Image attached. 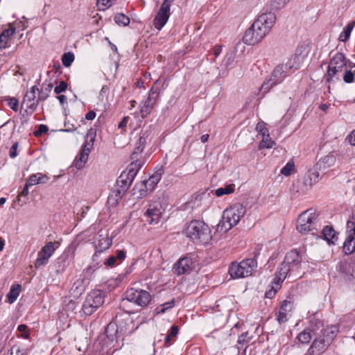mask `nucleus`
<instances>
[{"label": "nucleus", "instance_id": "obj_10", "mask_svg": "<svg viewBox=\"0 0 355 355\" xmlns=\"http://www.w3.org/2000/svg\"><path fill=\"white\" fill-rule=\"evenodd\" d=\"M287 75V71L283 69V67L278 65L272 72L270 78L263 82L261 90L263 93L268 92L272 87L281 83Z\"/></svg>", "mask_w": 355, "mask_h": 355}, {"label": "nucleus", "instance_id": "obj_17", "mask_svg": "<svg viewBox=\"0 0 355 355\" xmlns=\"http://www.w3.org/2000/svg\"><path fill=\"white\" fill-rule=\"evenodd\" d=\"M193 262L189 257H184L180 259L173 266V271L175 274L181 275L190 272L193 268Z\"/></svg>", "mask_w": 355, "mask_h": 355}, {"label": "nucleus", "instance_id": "obj_12", "mask_svg": "<svg viewBox=\"0 0 355 355\" xmlns=\"http://www.w3.org/2000/svg\"><path fill=\"white\" fill-rule=\"evenodd\" d=\"M302 259L300 256L299 252L294 249L286 254L284 263L289 266L291 272H294V277L300 276V269L301 266Z\"/></svg>", "mask_w": 355, "mask_h": 355}, {"label": "nucleus", "instance_id": "obj_46", "mask_svg": "<svg viewBox=\"0 0 355 355\" xmlns=\"http://www.w3.org/2000/svg\"><path fill=\"white\" fill-rule=\"evenodd\" d=\"M256 130L263 136L268 137L269 135L268 128L265 126L263 122H259L256 126Z\"/></svg>", "mask_w": 355, "mask_h": 355}, {"label": "nucleus", "instance_id": "obj_32", "mask_svg": "<svg viewBox=\"0 0 355 355\" xmlns=\"http://www.w3.org/2000/svg\"><path fill=\"white\" fill-rule=\"evenodd\" d=\"M20 286L19 284L12 285L10 288L9 293L7 295L8 301L9 303H13L19 295Z\"/></svg>", "mask_w": 355, "mask_h": 355}, {"label": "nucleus", "instance_id": "obj_47", "mask_svg": "<svg viewBox=\"0 0 355 355\" xmlns=\"http://www.w3.org/2000/svg\"><path fill=\"white\" fill-rule=\"evenodd\" d=\"M295 166L292 162H288L281 170V173L285 176L291 175V171L294 169Z\"/></svg>", "mask_w": 355, "mask_h": 355}, {"label": "nucleus", "instance_id": "obj_19", "mask_svg": "<svg viewBox=\"0 0 355 355\" xmlns=\"http://www.w3.org/2000/svg\"><path fill=\"white\" fill-rule=\"evenodd\" d=\"M336 161V155L334 153H329L322 157L316 164V168L319 169L322 174L325 173L327 168L334 165Z\"/></svg>", "mask_w": 355, "mask_h": 355}, {"label": "nucleus", "instance_id": "obj_44", "mask_svg": "<svg viewBox=\"0 0 355 355\" xmlns=\"http://www.w3.org/2000/svg\"><path fill=\"white\" fill-rule=\"evenodd\" d=\"M290 0H272L271 2V8L275 10H278L283 8Z\"/></svg>", "mask_w": 355, "mask_h": 355}, {"label": "nucleus", "instance_id": "obj_7", "mask_svg": "<svg viewBox=\"0 0 355 355\" xmlns=\"http://www.w3.org/2000/svg\"><path fill=\"white\" fill-rule=\"evenodd\" d=\"M105 301V293L101 290H93L87 296L83 304V311L87 315L94 313Z\"/></svg>", "mask_w": 355, "mask_h": 355}, {"label": "nucleus", "instance_id": "obj_45", "mask_svg": "<svg viewBox=\"0 0 355 355\" xmlns=\"http://www.w3.org/2000/svg\"><path fill=\"white\" fill-rule=\"evenodd\" d=\"M84 289L81 281H76L74 282L71 289L72 293H75L76 295H81Z\"/></svg>", "mask_w": 355, "mask_h": 355}, {"label": "nucleus", "instance_id": "obj_60", "mask_svg": "<svg viewBox=\"0 0 355 355\" xmlns=\"http://www.w3.org/2000/svg\"><path fill=\"white\" fill-rule=\"evenodd\" d=\"M248 335V332H245V333H243L241 335H240L238 338V343L239 344H242L245 342H249L250 341L249 338L248 340H246Z\"/></svg>", "mask_w": 355, "mask_h": 355}, {"label": "nucleus", "instance_id": "obj_22", "mask_svg": "<svg viewBox=\"0 0 355 355\" xmlns=\"http://www.w3.org/2000/svg\"><path fill=\"white\" fill-rule=\"evenodd\" d=\"M319 238L324 239L329 245H335L338 239V233L336 232L331 226L329 225L325 226L321 232L320 231Z\"/></svg>", "mask_w": 355, "mask_h": 355}, {"label": "nucleus", "instance_id": "obj_54", "mask_svg": "<svg viewBox=\"0 0 355 355\" xmlns=\"http://www.w3.org/2000/svg\"><path fill=\"white\" fill-rule=\"evenodd\" d=\"M8 355H25L23 351L18 346H13L9 350Z\"/></svg>", "mask_w": 355, "mask_h": 355}, {"label": "nucleus", "instance_id": "obj_6", "mask_svg": "<svg viewBox=\"0 0 355 355\" xmlns=\"http://www.w3.org/2000/svg\"><path fill=\"white\" fill-rule=\"evenodd\" d=\"M275 21L276 15L274 12H265L259 15L251 26L254 31L259 34V37L262 40L270 32Z\"/></svg>", "mask_w": 355, "mask_h": 355}, {"label": "nucleus", "instance_id": "obj_64", "mask_svg": "<svg viewBox=\"0 0 355 355\" xmlns=\"http://www.w3.org/2000/svg\"><path fill=\"white\" fill-rule=\"evenodd\" d=\"M109 87L107 85H103L101 89L99 97L103 98L104 96H106L108 94Z\"/></svg>", "mask_w": 355, "mask_h": 355}, {"label": "nucleus", "instance_id": "obj_50", "mask_svg": "<svg viewBox=\"0 0 355 355\" xmlns=\"http://www.w3.org/2000/svg\"><path fill=\"white\" fill-rule=\"evenodd\" d=\"M67 88V83L65 81H61L58 85L54 88V92L57 94L64 92Z\"/></svg>", "mask_w": 355, "mask_h": 355}, {"label": "nucleus", "instance_id": "obj_4", "mask_svg": "<svg viewBox=\"0 0 355 355\" xmlns=\"http://www.w3.org/2000/svg\"><path fill=\"white\" fill-rule=\"evenodd\" d=\"M257 268V262L254 258L243 259L239 263H232L229 267V274L233 279L251 276Z\"/></svg>", "mask_w": 355, "mask_h": 355}, {"label": "nucleus", "instance_id": "obj_61", "mask_svg": "<svg viewBox=\"0 0 355 355\" xmlns=\"http://www.w3.org/2000/svg\"><path fill=\"white\" fill-rule=\"evenodd\" d=\"M126 257V252L124 250H117L116 251V258L117 259H119L120 261H123L125 259Z\"/></svg>", "mask_w": 355, "mask_h": 355}, {"label": "nucleus", "instance_id": "obj_16", "mask_svg": "<svg viewBox=\"0 0 355 355\" xmlns=\"http://www.w3.org/2000/svg\"><path fill=\"white\" fill-rule=\"evenodd\" d=\"M36 92H39V89L36 85L31 87V89L26 92L24 96L23 105H24L26 109H29L31 112L36 110L37 103L40 100L36 99Z\"/></svg>", "mask_w": 355, "mask_h": 355}, {"label": "nucleus", "instance_id": "obj_14", "mask_svg": "<svg viewBox=\"0 0 355 355\" xmlns=\"http://www.w3.org/2000/svg\"><path fill=\"white\" fill-rule=\"evenodd\" d=\"M162 171L159 170L154 173L150 178L141 182L139 188L141 192L140 196H145L147 191H152L155 186L160 181L162 178Z\"/></svg>", "mask_w": 355, "mask_h": 355}, {"label": "nucleus", "instance_id": "obj_62", "mask_svg": "<svg viewBox=\"0 0 355 355\" xmlns=\"http://www.w3.org/2000/svg\"><path fill=\"white\" fill-rule=\"evenodd\" d=\"M129 116H124L121 121L119 123L118 128L121 129H124L125 128H126Z\"/></svg>", "mask_w": 355, "mask_h": 355}, {"label": "nucleus", "instance_id": "obj_31", "mask_svg": "<svg viewBox=\"0 0 355 355\" xmlns=\"http://www.w3.org/2000/svg\"><path fill=\"white\" fill-rule=\"evenodd\" d=\"M72 255L70 250L64 251L58 258V264L60 267L67 268L71 260Z\"/></svg>", "mask_w": 355, "mask_h": 355}, {"label": "nucleus", "instance_id": "obj_48", "mask_svg": "<svg viewBox=\"0 0 355 355\" xmlns=\"http://www.w3.org/2000/svg\"><path fill=\"white\" fill-rule=\"evenodd\" d=\"M339 71H337V69H334L329 68V66H328V71L325 76L326 80L327 83H331L332 81L333 78L338 73Z\"/></svg>", "mask_w": 355, "mask_h": 355}, {"label": "nucleus", "instance_id": "obj_29", "mask_svg": "<svg viewBox=\"0 0 355 355\" xmlns=\"http://www.w3.org/2000/svg\"><path fill=\"white\" fill-rule=\"evenodd\" d=\"M146 144V139L144 137H140L137 143V146L134 148V150L131 155L132 162H135L138 159V156L140 155L145 146Z\"/></svg>", "mask_w": 355, "mask_h": 355}, {"label": "nucleus", "instance_id": "obj_52", "mask_svg": "<svg viewBox=\"0 0 355 355\" xmlns=\"http://www.w3.org/2000/svg\"><path fill=\"white\" fill-rule=\"evenodd\" d=\"M355 235V222L348 220L347 222V235Z\"/></svg>", "mask_w": 355, "mask_h": 355}, {"label": "nucleus", "instance_id": "obj_30", "mask_svg": "<svg viewBox=\"0 0 355 355\" xmlns=\"http://www.w3.org/2000/svg\"><path fill=\"white\" fill-rule=\"evenodd\" d=\"M355 26V21H352L349 22L343 30V31L340 33L338 40L340 42H346L349 40L351 33Z\"/></svg>", "mask_w": 355, "mask_h": 355}, {"label": "nucleus", "instance_id": "obj_23", "mask_svg": "<svg viewBox=\"0 0 355 355\" xmlns=\"http://www.w3.org/2000/svg\"><path fill=\"white\" fill-rule=\"evenodd\" d=\"M329 68L341 71L346 66L345 57L342 53H336L329 63Z\"/></svg>", "mask_w": 355, "mask_h": 355}, {"label": "nucleus", "instance_id": "obj_26", "mask_svg": "<svg viewBox=\"0 0 355 355\" xmlns=\"http://www.w3.org/2000/svg\"><path fill=\"white\" fill-rule=\"evenodd\" d=\"M112 241L107 236L100 235L96 243V252H103L112 245Z\"/></svg>", "mask_w": 355, "mask_h": 355}, {"label": "nucleus", "instance_id": "obj_55", "mask_svg": "<svg viewBox=\"0 0 355 355\" xmlns=\"http://www.w3.org/2000/svg\"><path fill=\"white\" fill-rule=\"evenodd\" d=\"M15 28L10 27L9 28L5 29L1 34V37H7L8 38L10 37L15 33Z\"/></svg>", "mask_w": 355, "mask_h": 355}, {"label": "nucleus", "instance_id": "obj_35", "mask_svg": "<svg viewBox=\"0 0 355 355\" xmlns=\"http://www.w3.org/2000/svg\"><path fill=\"white\" fill-rule=\"evenodd\" d=\"M310 329H306L297 336L298 340L302 344H307L311 340L312 336Z\"/></svg>", "mask_w": 355, "mask_h": 355}, {"label": "nucleus", "instance_id": "obj_43", "mask_svg": "<svg viewBox=\"0 0 355 355\" xmlns=\"http://www.w3.org/2000/svg\"><path fill=\"white\" fill-rule=\"evenodd\" d=\"M4 101L7 102L8 105L15 112L18 111L19 101L15 97L6 96Z\"/></svg>", "mask_w": 355, "mask_h": 355}, {"label": "nucleus", "instance_id": "obj_20", "mask_svg": "<svg viewBox=\"0 0 355 355\" xmlns=\"http://www.w3.org/2000/svg\"><path fill=\"white\" fill-rule=\"evenodd\" d=\"M286 277H293L295 278L294 272H291V269L289 268V266L283 262L277 268V270L275 274L273 281L279 283V284L282 285Z\"/></svg>", "mask_w": 355, "mask_h": 355}, {"label": "nucleus", "instance_id": "obj_28", "mask_svg": "<svg viewBox=\"0 0 355 355\" xmlns=\"http://www.w3.org/2000/svg\"><path fill=\"white\" fill-rule=\"evenodd\" d=\"M310 322L313 331L320 330L322 335H325L327 330L324 329V322L317 314L311 318Z\"/></svg>", "mask_w": 355, "mask_h": 355}, {"label": "nucleus", "instance_id": "obj_42", "mask_svg": "<svg viewBox=\"0 0 355 355\" xmlns=\"http://www.w3.org/2000/svg\"><path fill=\"white\" fill-rule=\"evenodd\" d=\"M324 174L322 173V172L316 168V165L315 166L314 168L312 171H310L309 173V178L311 183H315L317 182L319 179Z\"/></svg>", "mask_w": 355, "mask_h": 355}, {"label": "nucleus", "instance_id": "obj_11", "mask_svg": "<svg viewBox=\"0 0 355 355\" xmlns=\"http://www.w3.org/2000/svg\"><path fill=\"white\" fill-rule=\"evenodd\" d=\"M58 243L48 242L44 245L37 254V257L35 261L34 266L36 268H39L42 266L46 265L49 258L53 255L58 246Z\"/></svg>", "mask_w": 355, "mask_h": 355}, {"label": "nucleus", "instance_id": "obj_2", "mask_svg": "<svg viewBox=\"0 0 355 355\" xmlns=\"http://www.w3.org/2000/svg\"><path fill=\"white\" fill-rule=\"evenodd\" d=\"M245 207L239 203L234 204L225 209L223 214L222 220L219 223L220 230L227 232L231 230L239 223L241 218L245 214Z\"/></svg>", "mask_w": 355, "mask_h": 355}, {"label": "nucleus", "instance_id": "obj_5", "mask_svg": "<svg viewBox=\"0 0 355 355\" xmlns=\"http://www.w3.org/2000/svg\"><path fill=\"white\" fill-rule=\"evenodd\" d=\"M152 296L150 293L141 288H130L126 290L121 304L124 306L127 302H131L141 307H146L151 302Z\"/></svg>", "mask_w": 355, "mask_h": 355}, {"label": "nucleus", "instance_id": "obj_8", "mask_svg": "<svg viewBox=\"0 0 355 355\" xmlns=\"http://www.w3.org/2000/svg\"><path fill=\"white\" fill-rule=\"evenodd\" d=\"M143 163L140 160L132 162L130 166L128 174L122 173L116 180L117 185L121 187V190H117L116 197L121 198V193L126 191L131 185L135 176L138 171L141 168Z\"/></svg>", "mask_w": 355, "mask_h": 355}, {"label": "nucleus", "instance_id": "obj_33", "mask_svg": "<svg viewBox=\"0 0 355 355\" xmlns=\"http://www.w3.org/2000/svg\"><path fill=\"white\" fill-rule=\"evenodd\" d=\"M52 88V83H49L46 86L44 84H43L41 91L39 90L38 92V100L44 101L45 99H46Z\"/></svg>", "mask_w": 355, "mask_h": 355}, {"label": "nucleus", "instance_id": "obj_58", "mask_svg": "<svg viewBox=\"0 0 355 355\" xmlns=\"http://www.w3.org/2000/svg\"><path fill=\"white\" fill-rule=\"evenodd\" d=\"M17 147H18V143H17V142L14 143L12 144V146H11V148L10 149V157L11 158H15V157H17Z\"/></svg>", "mask_w": 355, "mask_h": 355}, {"label": "nucleus", "instance_id": "obj_40", "mask_svg": "<svg viewBox=\"0 0 355 355\" xmlns=\"http://www.w3.org/2000/svg\"><path fill=\"white\" fill-rule=\"evenodd\" d=\"M281 286L282 285L279 284V283L272 281L271 288L265 293L266 297L269 299L272 298L275 295L277 291L281 288Z\"/></svg>", "mask_w": 355, "mask_h": 355}, {"label": "nucleus", "instance_id": "obj_63", "mask_svg": "<svg viewBox=\"0 0 355 355\" xmlns=\"http://www.w3.org/2000/svg\"><path fill=\"white\" fill-rule=\"evenodd\" d=\"M9 38L5 36V37H1V34H0V48L6 49L7 47V43Z\"/></svg>", "mask_w": 355, "mask_h": 355}, {"label": "nucleus", "instance_id": "obj_49", "mask_svg": "<svg viewBox=\"0 0 355 355\" xmlns=\"http://www.w3.org/2000/svg\"><path fill=\"white\" fill-rule=\"evenodd\" d=\"M343 80L346 83H352L354 81V73L351 70H347L345 71L343 76Z\"/></svg>", "mask_w": 355, "mask_h": 355}, {"label": "nucleus", "instance_id": "obj_24", "mask_svg": "<svg viewBox=\"0 0 355 355\" xmlns=\"http://www.w3.org/2000/svg\"><path fill=\"white\" fill-rule=\"evenodd\" d=\"M242 40L248 45H254L261 41L259 37V34L254 31L252 26L245 31Z\"/></svg>", "mask_w": 355, "mask_h": 355}, {"label": "nucleus", "instance_id": "obj_51", "mask_svg": "<svg viewBox=\"0 0 355 355\" xmlns=\"http://www.w3.org/2000/svg\"><path fill=\"white\" fill-rule=\"evenodd\" d=\"M27 329L28 327L26 324H19L17 327V330L21 333V336L24 338H28L29 336Z\"/></svg>", "mask_w": 355, "mask_h": 355}, {"label": "nucleus", "instance_id": "obj_53", "mask_svg": "<svg viewBox=\"0 0 355 355\" xmlns=\"http://www.w3.org/2000/svg\"><path fill=\"white\" fill-rule=\"evenodd\" d=\"M38 175L36 174H32L29 178L28 179L27 182H26V184H28V186L29 187H31V186H33V185H36V184H38L39 182H38V178H37Z\"/></svg>", "mask_w": 355, "mask_h": 355}, {"label": "nucleus", "instance_id": "obj_13", "mask_svg": "<svg viewBox=\"0 0 355 355\" xmlns=\"http://www.w3.org/2000/svg\"><path fill=\"white\" fill-rule=\"evenodd\" d=\"M170 10L171 6L166 3H162L153 19V25L157 30L160 31L167 23L171 15Z\"/></svg>", "mask_w": 355, "mask_h": 355}, {"label": "nucleus", "instance_id": "obj_25", "mask_svg": "<svg viewBox=\"0 0 355 355\" xmlns=\"http://www.w3.org/2000/svg\"><path fill=\"white\" fill-rule=\"evenodd\" d=\"M332 339V337L330 339H324L323 338H321L320 336L319 338H316L313 341L311 345L313 346V348L315 349L317 351V353H319L321 354L323 353L329 345L331 340Z\"/></svg>", "mask_w": 355, "mask_h": 355}, {"label": "nucleus", "instance_id": "obj_18", "mask_svg": "<svg viewBox=\"0 0 355 355\" xmlns=\"http://www.w3.org/2000/svg\"><path fill=\"white\" fill-rule=\"evenodd\" d=\"M162 215L161 208L157 205H150L144 214L145 220L150 225L157 224Z\"/></svg>", "mask_w": 355, "mask_h": 355}, {"label": "nucleus", "instance_id": "obj_15", "mask_svg": "<svg viewBox=\"0 0 355 355\" xmlns=\"http://www.w3.org/2000/svg\"><path fill=\"white\" fill-rule=\"evenodd\" d=\"M294 309L293 302L291 300H283L279 306V311L277 317V320L279 324L285 323Z\"/></svg>", "mask_w": 355, "mask_h": 355}, {"label": "nucleus", "instance_id": "obj_21", "mask_svg": "<svg viewBox=\"0 0 355 355\" xmlns=\"http://www.w3.org/2000/svg\"><path fill=\"white\" fill-rule=\"evenodd\" d=\"M156 92L153 90V89H151L149 91L148 96L143 102V106L141 108V113L142 116H147V115L150 112L151 110L153 108L155 101H156V97H157Z\"/></svg>", "mask_w": 355, "mask_h": 355}, {"label": "nucleus", "instance_id": "obj_57", "mask_svg": "<svg viewBox=\"0 0 355 355\" xmlns=\"http://www.w3.org/2000/svg\"><path fill=\"white\" fill-rule=\"evenodd\" d=\"M28 184L26 183L23 190L19 193L17 196V200L20 201L21 197H26L28 195Z\"/></svg>", "mask_w": 355, "mask_h": 355}, {"label": "nucleus", "instance_id": "obj_3", "mask_svg": "<svg viewBox=\"0 0 355 355\" xmlns=\"http://www.w3.org/2000/svg\"><path fill=\"white\" fill-rule=\"evenodd\" d=\"M297 230L301 234L310 233L313 237L320 236V230L318 228V216L311 209L302 212L297 221Z\"/></svg>", "mask_w": 355, "mask_h": 355}, {"label": "nucleus", "instance_id": "obj_36", "mask_svg": "<svg viewBox=\"0 0 355 355\" xmlns=\"http://www.w3.org/2000/svg\"><path fill=\"white\" fill-rule=\"evenodd\" d=\"M262 137V140L260 141L259 145V150L263 148H271L275 144V141L271 139L269 135H268V137L263 136Z\"/></svg>", "mask_w": 355, "mask_h": 355}, {"label": "nucleus", "instance_id": "obj_41", "mask_svg": "<svg viewBox=\"0 0 355 355\" xmlns=\"http://www.w3.org/2000/svg\"><path fill=\"white\" fill-rule=\"evenodd\" d=\"M114 21L122 26H128L130 24V19L124 14H117L114 16Z\"/></svg>", "mask_w": 355, "mask_h": 355}, {"label": "nucleus", "instance_id": "obj_59", "mask_svg": "<svg viewBox=\"0 0 355 355\" xmlns=\"http://www.w3.org/2000/svg\"><path fill=\"white\" fill-rule=\"evenodd\" d=\"M37 175H38V182L39 184H44L46 183L47 181L49 180V177H47L46 175H44L41 173H37Z\"/></svg>", "mask_w": 355, "mask_h": 355}, {"label": "nucleus", "instance_id": "obj_56", "mask_svg": "<svg viewBox=\"0 0 355 355\" xmlns=\"http://www.w3.org/2000/svg\"><path fill=\"white\" fill-rule=\"evenodd\" d=\"M49 130L48 127L46 125L41 124L39 125L37 130L35 132V136H39L42 133H45Z\"/></svg>", "mask_w": 355, "mask_h": 355}, {"label": "nucleus", "instance_id": "obj_39", "mask_svg": "<svg viewBox=\"0 0 355 355\" xmlns=\"http://www.w3.org/2000/svg\"><path fill=\"white\" fill-rule=\"evenodd\" d=\"M74 55L71 52L64 53L62 56V62L64 67H69L74 60Z\"/></svg>", "mask_w": 355, "mask_h": 355}, {"label": "nucleus", "instance_id": "obj_9", "mask_svg": "<svg viewBox=\"0 0 355 355\" xmlns=\"http://www.w3.org/2000/svg\"><path fill=\"white\" fill-rule=\"evenodd\" d=\"M95 137L96 134L92 131L87 135L85 142L82 146V148L74 161V165L77 169L83 168L87 162L91 150L94 146Z\"/></svg>", "mask_w": 355, "mask_h": 355}, {"label": "nucleus", "instance_id": "obj_37", "mask_svg": "<svg viewBox=\"0 0 355 355\" xmlns=\"http://www.w3.org/2000/svg\"><path fill=\"white\" fill-rule=\"evenodd\" d=\"M175 302L174 300H172L169 302H166L159 306H157L155 309L157 314H163L168 309H170L174 306Z\"/></svg>", "mask_w": 355, "mask_h": 355}, {"label": "nucleus", "instance_id": "obj_38", "mask_svg": "<svg viewBox=\"0 0 355 355\" xmlns=\"http://www.w3.org/2000/svg\"><path fill=\"white\" fill-rule=\"evenodd\" d=\"M297 56H294L287 60V62L284 64H280L281 67H283V69L287 71V73L288 71L295 68L297 69L299 65L296 63Z\"/></svg>", "mask_w": 355, "mask_h": 355}, {"label": "nucleus", "instance_id": "obj_27", "mask_svg": "<svg viewBox=\"0 0 355 355\" xmlns=\"http://www.w3.org/2000/svg\"><path fill=\"white\" fill-rule=\"evenodd\" d=\"M345 254H351L355 251V235H347L343 245Z\"/></svg>", "mask_w": 355, "mask_h": 355}, {"label": "nucleus", "instance_id": "obj_1", "mask_svg": "<svg viewBox=\"0 0 355 355\" xmlns=\"http://www.w3.org/2000/svg\"><path fill=\"white\" fill-rule=\"evenodd\" d=\"M185 234L198 244L206 245L212 239L209 227L201 220L191 221L185 230Z\"/></svg>", "mask_w": 355, "mask_h": 355}, {"label": "nucleus", "instance_id": "obj_34", "mask_svg": "<svg viewBox=\"0 0 355 355\" xmlns=\"http://www.w3.org/2000/svg\"><path fill=\"white\" fill-rule=\"evenodd\" d=\"M234 191V185L229 184L225 187H220L214 191V193L216 196L220 197L223 195H228L233 193Z\"/></svg>", "mask_w": 355, "mask_h": 355}]
</instances>
